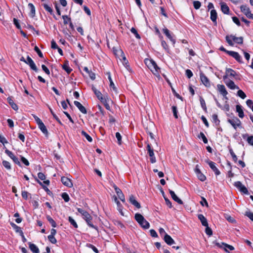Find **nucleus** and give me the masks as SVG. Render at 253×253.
Here are the masks:
<instances>
[{
	"label": "nucleus",
	"instance_id": "48",
	"mask_svg": "<svg viewBox=\"0 0 253 253\" xmlns=\"http://www.w3.org/2000/svg\"><path fill=\"white\" fill-rule=\"evenodd\" d=\"M197 176H198L199 180L202 181H204L206 179V176L202 172L198 173Z\"/></svg>",
	"mask_w": 253,
	"mask_h": 253
},
{
	"label": "nucleus",
	"instance_id": "44",
	"mask_svg": "<svg viewBox=\"0 0 253 253\" xmlns=\"http://www.w3.org/2000/svg\"><path fill=\"white\" fill-rule=\"evenodd\" d=\"M61 197L66 202H68L70 200L69 196L66 193H63L61 195Z\"/></svg>",
	"mask_w": 253,
	"mask_h": 253
},
{
	"label": "nucleus",
	"instance_id": "29",
	"mask_svg": "<svg viewBox=\"0 0 253 253\" xmlns=\"http://www.w3.org/2000/svg\"><path fill=\"white\" fill-rule=\"evenodd\" d=\"M28 7L30 9V15L32 17H34L35 16L36 12H35V7L34 5L31 3H29L28 4Z\"/></svg>",
	"mask_w": 253,
	"mask_h": 253
},
{
	"label": "nucleus",
	"instance_id": "45",
	"mask_svg": "<svg viewBox=\"0 0 253 253\" xmlns=\"http://www.w3.org/2000/svg\"><path fill=\"white\" fill-rule=\"evenodd\" d=\"M48 240L52 243V244H55L57 242L56 239L54 237V236L52 235H48Z\"/></svg>",
	"mask_w": 253,
	"mask_h": 253
},
{
	"label": "nucleus",
	"instance_id": "4",
	"mask_svg": "<svg viewBox=\"0 0 253 253\" xmlns=\"http://www.w3.org/2000/svg\"><path fill=\"white\" fill-rule=\"evenodd\" d=\"M92 89L99 100L102 103H106V98L108 97L107 96H103L101 92L94 86L92 87Z\"/></svg>",
	"mask_w": 253,
	"mask_h": 253
},
{
	"label": "nucleus",
	"instance_id": "35",
	"mask_svg": "<svg viewBox=\"0 0 253 253\" xmlns=\"http://www.w3.org/2000/svg\"><path fill=\"white\" fill-rule=\"evenodd\" d=\"M46 219L53 227H56L57 224L55 221L49 215L46 216Z\"/></svg>",
	"mask_w": 253,
	"mask_h": 253
},
{
	"label": "nucleus",
	"instance_id": "61",
	"mask_svg": "<svg viewBox=\"0 0 253 253\" xmlns=\"http://www.w3.org/2000/svg\"><path fill=\"white\" fill-rule=\"evenodd\" d=\"M186 75L188 78L190 79L193 76V73L192 71L189 69H187L185 71Z\"/></svg>",
	"mask_w": 253,
	"mask_h": 253
},
{
	"label": "nucleus",
	"instance_id": "36",
	"mask_svg": "<svg viewBox=\"0 0 253 253\" xmlns=\"http://www.w3.org/2000/svg\"><path fill=\"white\" fill-rule=\"evenodd\" d=\"M107 74L108 75V79L110 81V87H112L114 90L116 91V88L115 87V84L113 82V81H112L110 73L109 72V73H107Z\"/></svg>",
	"mask_w": 253,
	"mask_h": 253
},
{
	"label": "nucleus",
	"instance_id": "23",
	"mask_svg": "<svg viewBox=\"0 0 253 253\" xmlns=\"http://www.w3.org/2000/svg\"><path fill=\"white\" fill-rule=\"evenodd\" d=\"M169 194H170L171 198H172V199L173 200H174L175 202L178 203L179 204H180V205L183 204V202L182 201V200L181 199H180L176 195V194L173 191H172L171 190H169Z\"/></svg>",
	"mask_w": 253,
	"mask_h": 253
},
{
	"label": "nucleus",
	"instance_id": "52",
	"mask_svg": "<svg viewBox=\"0 0 253 253\" xmlns=\"http://www.w3.org/2000/svg\"><path fill=\"white\" fill-rule=\"evenodd\" d=\"M206 227L205 232L206 234L209 236H211L212 234V231L211 228L208 225L205 226Z\"/></svg>",
	"mask_w": 253,
	"mask_h": 253
},
{
	"label": "nucleus",
	"instance_id": "8",
	"mask_svg": "<svg viewBox=\"0 0 253 253\" xmlns=\"http://www.w3.org/2000/svg\"><path fill=\"white\" fill-rule=\"evenodd\" d=\"M227 121L235 129H236L237 126H239L241 124L240 120L237 117L234 118L232 119H228Z\"/></svg>",
	"mask_w": 253,
	"mask_h": 253
},
{
	"label": "nucleus",
	"instance_id": "5",
	"mask_svg": "<svg viewBox=\"0 0 253 253\" xmlns=\"http://www.w3.org/2000/svg\"><path fill=\"white\" fill-rule=\"evenodd\" d=\"M241 11L250 19H253V14L251 13V10L247 6L243 5L240 7Z\"/></svg>",
	"mask_w": 253,
	"mask_h": 253
},
{
	"label": "nucleus",
	"instance_id": "56",
	"mask_svg": "<svg viewBox=\"0 0 253 253\" xmlns=\"http://www.w3.org/2000/svg\"><path fill=\"white\" fill-rule=\"evenodd\" d=\"M245 215L248 216L251 220L253 221V213L250 211H247L245 213Z\"/></svg>",
	"mask_w": 253,
	"mask_h": 253
},
{
	"label": "nucleus",
	"instance_id": "43",
	"mask_svg": "<svg viewBox=\"0 0 253 253\" xmlns=\"http://www.w3.org/2000/svg\"><path fill=\"white\" fill-rule=\"evenodd\" d=\"M62 68L68 74L70 73L72 71L70 67L67 64H64L62 66Z\"/></svg>",
	"mask_w": 253,
	"mask_h": 253
},
{
	"label": "nucleus",
	"instance_id": "57",
	"mask_svg": "<svg viewBox=\"0 0 253 253\" xmlns=\"http://www.w3.org/2000/svg\"><path fill=\"white\" fill-rule=\"evenodd\" d=\"M62 18L64 20V24L65 25L67 24L68 21H71V18L68 17L67 15L62 16Z\"/></svg>",
	"mask_w": 253,
	"mask_h": 253
},
{
	"label": "nucleus",
	"instance_id": "13",
	"mask_svg": "<svg viewBox=\"0 0 253 253\" xmlns=\"http://www.w3.org/2000/svg\"><path fill=\"white\" fill-rule=\"evenodd\" d=\"M206 162L207 163L209 164L211 169L214 172L215 174L216 175H218L220 174V172L215 166V164L214 162L211 161L209 160H207Z\"/></svg>",
	"mask_w": 253,
	"mask_h": 253
},
{
	"label": "nucleus",
	"instance_id": "38",
	"mask_svg": "<svg viewBox=\"0 0 253 253\" xmlns=\"http://www.w3.org/2000/svg\"><path fill=\"white\" fill-rule=\"evenodd\" d=\"M2 165L7 169H10L11 168L10 163L8 161L5 160L3 161Z\"/></svg>",
	"mask_w": 253,
	"mask_h": 253
},
{
	"label": "nucleus",
	"instance_id": "63",
	"mask_svg": "<svg viewBox=\"0 0 253 253\" xmlns=\"http://www.w3.org/2000/svg\"><path fill=\"white\" fill-rule=\"evenodd\" d=\"M166 205L169 208H172V204L171 202L166 197L164 196Z\"/></svg>",
	"mask_w": 253,
	"mask_h": 253
},
{
	"label": "nucleus",
	"instance_id": "19",
	"mask_svg": "<svg viewBox=\"0 0 253 253\" xmlns=\"http://www.w3.org/2000/svg\"><path fill=\"white\" fill-rule=\"evenodd\" d=\"M61 180L64 185L68 187H71L73 186V184L71 182V180L69 178L63 176L61 177Z\"/></svg>",
	"mask_w": 253,
	"mask_h": 253
},
{
	"label": "nucleus",
	"instance_id": "26",
	"mask_svg": "<svg viewBox=\"0 0 253 253\" xmlns=\"http://www.w3.org/2000/svg\"><path fill=\"white\" fill-rule=\"evenodd\" d=\"M164 239L165 242L169 245H171L174 243V241L167 234H165Z\"/></svg>",
	"mask_w": 253,
	"mask_h": 253
},
{
	"label": "nucleus",
	"instance_id": "59",
	"mask_svg": "<svg viewBox=\"0 0 253 253\" xmlns=\"http://www.w3.org/2000/svg\"><path fill=\"white\" fill-rule=\"evenodd\" d=\"M161 45L163 48L167 51L169 52L168 46L165 41L162 40L161 42Z\"/></svg>",
	"mask_w": 253,
	"mask_h": 253
},
{
	"label": "nucleus",
	"instance_id": "3",
	"mask_svg": "<svg viewBox=\"0 0 253 253\" xmlns=\"http://www.w3.org/2000/svg\"><path fill=\"white\" fill-rule=\"evenodd\" d=\"M226 40L230 45H233V41L238 44H242L243 42V38L242 37H236L233 35H230L226 37Z\"/></svg>",
	"mask_w": 253,
	"mask_h": 253
},
{
	"label": "nucleus",
	"instance_id": "58",
	"mask_svg": "<svg viewBox=\"0 0 253 253\" xmlns=\"http://www.w3.org/2000/svg\"><path fill=\"white\" fill-rule=\"evenodd\" d=\"M172 112H173V115L174 116V117L175 118H178V116H177V108L176 106H173L172 107Z\"/></svg>",
	"mask_w": 253,
	"mask_h": 253
},
{
	"label": "nucleus",
	"instance_id": "12",
	"mask_svg": "<svg viewBox=\"0 0 253 253\" xmlns=\"http://www.w3.org/2000/svg\"><path fill=\"white\" fill-rule=\"evenodd\" d=\"M5 153L13 160V161L19 166H21L20 163L18 159L13 153L9 150L6 149Z\"/></svg>",
	"mask_w": 253,
	"mask_h": 253
},
{
	"label": "nucleus",
	"instance_id": "60",
	"mask_svg": "<svg viewBox=\"0 0 253 253\" xmlns=\"http://www.w3.org/2000/svg\"><path fill=\"white\" fill-rule=\"evenodd\" d=\"M11 225H12V226L15 229L16 231L17 232H22V231L21 230V228L19 226H18L17 225H16L14 223H11Z\"/></svg>",
	"mask_w": 253,
	"mask_h": 253
},
{
	"label": "nucleus",
	"instance_id": "18",
	"mask_svg": "<svg viewBox=\"0 0 253 253\" xmlns=\"http://www.w3.org/2000/svg\"><path fill=\"white\" fill-rule=\"evenodd\" d=\"M228 54L234 58L238 62L241 63L242 62V59L241 57L239 55V54L235 51H228Z\"/></svg>",
	"mask_w": 253,
	"mask_h": 253
},
{
	"label": "nucleus",
	"instance_id": "14",
	"mask_svg": "<svg viewBox=\"0 0 253 253\" xmlns=\"http://www.w3.org/2000/svg\"><path fill=\"white\" fill-rule=\"evenodd\" d=\"M26 64L29 65L30 68L35 72L38 71V68H37V66H36L34 62L29 56H28L27 57Z\"/></svg>",
	"mask_w": 253,
	"mask_h": 253
},
{
	"label": "nucleus",
	"instance_id": "21",
	"mask_svg": "<svg viewBox=\"0 0 253 253\" xmlns=\"http://www.w3.org/2000/svg\"><path fill=\"white\" fill-rule=\"evenodd\" d=\"M163 31L164 33L166 35V36L169 39V40L173 43V44H175V40L173 38V37L170 34L169 31L167 28H164L163 29Z\"/></svg>",
	"mask_w": 253,
	"mask_h": 253
},
{
	"label": "nucleus",
	"instance_id": "17",
	"mask_svg": "<svg viewBox=\"0 0 253 253\" xmlns=\"http://www.w3.org/2000/svg\"><path fill=\"white\" fill-rule=\"evenodd\" d=\"M200 79L203 84L206 86H210V82L208 78L203 73H200Z\"/></svg>",
	"mask_w": 253,
	"mask_h": 253
},
{
	"label": "nucleus",
	"instance_id": "27",
	"mask_svg": "<svg viewBox=\"0 0 253 253\" xmlns=\"http://www.w3.org/2000/svg\"><path fill=\"white\" fill-rule=\"evenodd\" d=\"M198 217L199 219L201 221L202 225L203 226H207L208 225V223L207 219L202 214H200L198 215Z\"/></svg>",
	"mask_w": 253,
	"mask_h": 253
},
{
	"label": "nucleus",
	"instance_id": "1",
	"mask_svg": "<svg viewBox=\"0 0 253 253\" xmlns=\"http://www.w3.org/2000/svg\"><path fill=\"white\" fill-rule=\"evenodd\" d=\"M145 64L155 76L160 77L159 71L160 69L154 61L148 60L145 61Z\"/></svg>",
	"mask_w": 253,
	"mask_h": 253
},
{
	"label": "nucleus",
	"instance_id": "11",
	"mask_svg": "<svg viewBox=\"0 0 253 253\" xmlns=\"http://www.w3.org/2000/svg\"><path fill=\"white\" fill-rule=\"evenodd\" d=\"M234 185L241 192L245 194H247L248 193V191L246 187L244 185H243L240 181L235 182L234 184Z\"/></svg>",
	"mask_w": 253,
	"mask_h": 253
},
{
	"label": "nucleus",
	"instance_id": "49",
	"mask_svg": "<svg viewBox=\"0 0 253 253\" xmlns=\"http://www.w3.org/2000/svg\"><path fill=\"white\" fill-rule=\"evenodd\" d=\"M229 152H230V155H231V156L232 157L233 160L235 162H236L237 161V157L236 155H235V154L234 153V152L232 150V149H230L229 150Z\"/></svg>",
	"mask_w": 253,
	"mask_h": 253
},
{
	"label": "nucleus",
	"instance_id": "39",
	"mask_svg": "<svg viewBox=\"0 0 253 253\" xmlns=\"http://www.w3.org/2000/svg\"><path fill=\"white\" fill-rule=\"evenodd\" d=\"M69 222L76 228H78V224L75 220L71 216L69 217Z\"/></svg>",
	"mask_w": 253,
	"mask_h": 253
},
{
	"label": "nucleus",
	"instance_id": "32",
	"mask_svg": "<svg viewBox=\"0 0 253 253\" xmlns=\"http://www.w3.org/2000/svg\"><path fill=\"white\" fill-rule=\"evenodd\" d=\"M243 138L244 139H246L248 143L253 146V136H248L247 134H245L243 135Z\"/></svg>",
	"mask_w": 253,
	"mask_h": 253
},
{
	"label": "nucleus",
	"instance_id": "64",
	"mask_svg": "<svg viewBox=\"0 0 253 253\" xmlns=\"http://www.w3.org/2000/svg\"><path fill=\"white\" fill-rule=\"evenodd\" d=\"M42 69L44 71V72L47 75L50 74V71H49V69L44 65H42Z\"/></svg>",
	"mask_w": 253,
	"mask_h": 253
},
{
	"label": "nucleus",
	"instance_id": "37",
	"mask_svg": "<svg viewBox=\"0 0 253 253\" xmlns=\"http://www.w3.org/2000/svg\"><path fill=\"white\" fill-rule=\"evenodd\" d=\"M81 133L83 136H84L86 138V139L89 142H92V138L86 132H85L84 130H82L81 132Z\"/></svg>",
	"mask_w": 253,
	"mask_h": 253
},
{
	"label": "nucleus",
	"instance_id": "50",
	"mask_svg": "<svg viewBox=\"0 0 253 253\" xmlns=\"http://www.w3.org/2000/svg\"><path fill=\"white\" fill-rule=\"evenodd\" d=\"M116 137L117 139L118 144L121 145L122 143V136L119 132L116 133Z\"/></svg>",
	"mask_w": 253,
	"mask_h": 253
},
{
	"label": "nucleus",
	"instance_id": "30",
	"mask_svg": "<svg viewBox=\"0 0 253 253\" xmlns=\"http://www.w3.org/2000/svg\"><path fill=\"white\" fill-rule=\"evenodd\" d=\"M221 10L224 14H228L229 12V8L227 5L224 3H221Z\"/></svg>",
	"mask_w": 253,
	"mask_h": 253
},
{
	"label": "nucleus",
	"instance_id": "51",
	"mask_svg": "<svg viewBox=\"0 0 253 253\" xmlns=\"http://www.w3.org/2000/svg\"><path fill=\"white\" fill-rule=\"evenodd\" d=\"M212 119L213 121L216 125H218L219 123V120L218 119L217 115L216 114H213L212 116Z\"/></svg>",
	"mask_w": 253,
	"mask_h": 253
},
{
	"label": "nucleus",
	"instance_id": "54",
	"mask_svg": "<svg viewBox=\"0 0 253 253\" xmlns=\"http://www.w3.org/2000/svg\"><path fill=\"white\" fill-rule=\"evenodd\" d=\"M193 5L195 9H198L200 7L201 4L199 1H194Z\"/></svg>",
	"mask_w": 253,
	"mask_h": 253
},
{
	"label": "nucleus",
	"instance_id": "31",
	"mask_svg": "<svg viewBox=\"0 0 253 253\" xmlns=\"http://www.w3.org/2000/svg\"><path fill=\"white\" fill-rule=\"evenodd\" d=\"M236 111L238 113V116L240 118H243L244 116V112L242 108V106L240 105H236Z\"/></svg>",
	"mask_w": 253,
	"mask_h": 253
},
{
	"label": "nucleus",
	"instance_id": "42",
	"mask_svg": "<svg viewBox=\"0 0 253 253\" xmlns=\"http://www.w3.org/2000/svg\"><path fill=\"white\" fill-rule=\"evenodd\" d=\"M199 137H201L204 143H208V139L203 132H201L199 135Z\"/></svg>",
	"mask_w": 253,
	"mask_h": 253
},
{
	"label": "nucleus",
	"instance_id": "33",
	"mask_svg": "<svg viewBox=\"0 0 253 253\" xmlns=\"http://www.w3.org/2000/svg\"><path fill=\"white\" fill-rule=\"evenodd\" d=\"M7 99L9 104L11 105L13 109H14V110H18V108L17 105L13 102L11 97H8Z\"/></svg>",
	"mask_w": 253,
	"mask_h": 253
},
{
	"label": "nucleus",
	"instance_id": "55",
	"mask_svg": "<svg viewBox=\"0 0 253 253\" xmlns=\"http://www.w3.org/2000/svg\"><path fill=\"white\" fill-rule=\"evenodd\" d=\"M34 50L37 52L38 55L40 57H41V58L43 57V54L42 53V52H41V51L40 50V49L39 48V47L38 46H35Z\"/></svg>",
	"mask_w": 253,
	"mask_h": 253
},
{
	"label": "nucleus",
	"instance_id": "24",
	"mask_svg": "<svg viewBox=\"0 0 253 253\" xmlns=\"http://www.w3.org/2000/svg\"><path fill=\"white\" fill-rule=\"evenodd\" d=\"M74 104L77 107H78V108L82 113L84 114H86L87 113V111L85 107L83 106L79 102L75 101Z\"/></svg>",
	"mask_w": 253,
	"mask_h": 253
},
{
	"label": "nucleus",
	"instance_id": "41",
	"mask_svg": "<svg viewBox=\"0 0 253 253\" xmlns=\"http://www.w3.org/2000/svg\"><path fill=\"white\" fill-rule=\"evenodd\" d=\"M43 6L44 8L48 12H49L51 14H52L53 10L47 4L43 3Z\"/></svg>",
	"mask_w": 253,
	"mask_h": 253
},
{
	"label": "nucleus",
	"instance_id": "2",
	"mask_svg": "<svg viewBox=\"0 0 253 253\" xmlns=\"http://www.w3.org/2000/svg\"><path fill=\"white\" fill-rule=\"evenodd\" d=\"M135 219L137 222L144 229H148L150 227L149 223L140 213H137L135 215Z\"/></svg>",
	"mask_w": 253,
	"mask_h": 253
},
{
	"label": "nucleus",
	"instance_id": "10",
	"mask_svg": "<svg viewBox=\"0 0 253 253\" xmlns=\"http://www.w3.org/2000/svg\"><path fill=\"white\" fill-rule=\"evenodd\" d=\"M113 187L119 198L122 201L123 203H125L126 202L125 196L123 193L122 190L119 188H118L116 185H114L113 186Z\"/></svg>",
	"mask_w": 253,
	"mask_h": 253
},
{
	"label": "nucleus",
	"instance_id": "53",
	"mask_svg": "<svg viewBox=\"0 0 253 253\" xmlns=\"http://www.w3.org/2000/svg\"><path fill=\"white\" fill-rule=\"evenodd\" d=\"M50 109V111L51 113V114L52 115L53 118L61 125H62V123L60 120V119L58 118V117L55 115V114H54V113L53 112V111H52V110L51 109Z\"/></svg>",
	"mask_w": 253,
	"mask_h": 253
},
{
	"label": "nucleus",
	"instance_id": "40",
	"mask_svg": "<svg viewBox=\"0 0 253 253\" xmlns=\"http://www.w3.org/2000/svg\"><path fill=\"white\" fill-rule=\"evenodd\" d=\"M200 101L201 105V107H202V108L204 110L206 111L207 107H206V103H205L204 99L202 97H200Z\"/></svg>",
	"mask_w": 253,
	"mask_h": 253
},
{
	"label": "nucleus",
	"instance_id": "7",
	"mask_svg": "<svg viewBox=\"0 0 253 253\" xmlns=\"http://www.w3.org/2000/svg\"><path fill=\"white\" fill-rule=\"evenodd\" d=\"M83 218L85 220L87 224L91 228H94L97 230V227L93 225L91 222L92 219L91 215L87 212L84 213V214L82 215Z\"/></svg>",
	"mask_w": 253,
	"mask_h": 253
},
{
	"label": "nucleus",
	"instance_id": "16",
	"mask_svg": "<svg viewBox=\"0 0 253 253\" xmlns=\"http://www.w3.org/2000/svg\"><path fill=\"white\" fill-rule=\"evenodd\" d=\"M216 245L219 248H222V246H223V248L224 249L226 252H228L227 249H229L230 251H233L234 250V248L233 246L228 245L226 243H222L221 244L219 243H217Z\"/></svg>",
	"mask_w": 253,
	"mask_h": 253
},
{
	"label": "nucleus",
	"instance_id": "15",
	"mask_svg": "<svg viewBox=\"0 0 253 253\" xmlns=\"http://www.w3.org/2000/svg\"><path fill=\"white\" fill-rule=\"evenodd\" d=\"M226 85L230 89H239V87L235 85L234 82L229 80L227 79L225 80H224Z\"/></svg>",
	"mask_w": 253,
	"mask_h": 253
},
{
	"label": "nucleus",
	"instance_id": "62",
	"mask_svg": "<svg viewBox=\"0 0 253 253\" xmlns=\"http://www.w3.org/2000/svg\"><path fill=\"white\" fill-rule=\"evenodd\" d=\"M33 116L34 118L35 119V120L36 122L38 125H39L41 123H42V120L39 117H38L37 116H36L35 115H33Z\"/></svg>",
	"mask_w": 253,
	"mask_h": 253
},
{
	"label": "nucleus",
	"instance_id": "34",
	"mask_svg": "<svg viewBox=\"0 0 253 253\" xmlns=\"http://www.w3.org/2000/svg\"><path fill=\"white\" fill-rule=\"evenodd\" d=\"M39 127L41 129V130L45 135H47L48 131L46 128V126L44 125L43 123H41L38 125Z\"/></svg>",
	"mask_w": 253,
	"mask_h": 253
},
{
	"label": "nucleus",
	"instance_id": "28",
	"mask_svg": "<svg viewBox=\"0 0 253 253\" xmlns=\"http://www.w3.org/2000/svg\"><path fill=\"white\" fill-rule=\"evenodd\" d=\"M29 245L30 249L33 253H40L39 248H38V247L37 246H36V245H35L33 243H29Z\"/></svg>",
	"mask_w": 253,
	"mask_h": 253
},
{
	"label": "nucleus",
	"instance_id": "46",
	"mask_svg": "<svg viewBox=\"0 0 253 253\" xmlns=\"http://www.w3.org/2000/svg\"><path fill=\"white\" fill-rule=\"evenodd\" d=\"M237 95L242 99H245L246 97V94L242 90L238 91Z\"/></svg>",
	"mask_w": 253,
	"mask_h": 253
},
{
	"label": "nucleus",
	"instance_id": "47",
	"mask_svg": "<svg viewBox=\"0 0 253 253\" xmlns=\"http://www.w3.org/2000/svg\"><path fill=\"white\" fill-rule=\"evenodd\" d=\"M130 31H131V33H133V34L135 35V37H136L137 39H140V36H139V35L138 34V33H137V31H136V30L135 28H132L131 29Z\"/></svg>",
	"mask_w": 253,
	"mask_h": 253
},
{
	"label": "nucleus",
	"instance_id": "25",
	"mask_svg": "<svg viewBox=\"0 0 253 253\" xmlns=\"http://www.w3.org/2000/svg\"><path fill=\"white\" fill-rule=\"evenodd\" d=\"M210 18L211 20L214 23V25L217 24L216 18H217V12L215 10L212 9L211 11V16Z\"/></svg>",
	"mask_w": 253,
	"mask_h": 253
},
{
	"label": "nucleus",
	"instance_id": "9",
	"mask_svg": "<svg viewBox=\"0 0 253 253\" xmlns=\"http://www.w3.org/2000/svg\"><path fill=\"white\" fill-rule=\"evenodd\" d=\"M236 75L237 74L235 71L230 68H226L225 71V75L223 76V80H225L228 79V76L235 77Z\"/></svg>",
	"mask_w": 253,
	"mask_h": 253
},
{
	"label": "nucleus",
	"instance_id": "6",
	"mask_svg": "<svg viewBox=\"0 0 253 253\" xmlns=\"http://www.w3.org/2000/svg\"><path fill=\"white\" fill-rule=\"evenodd\" d=\"M147 150L148 153L150 157V161L152 163H155L156 162V158L154 156V150L151 148L150 144H148L147 145Z\"/></svg>",
	"mask_w": 253,
	"mask_h": 253
},
{
	"label": "nucleus",
	"instance_id": "20",
	"mask_svg": "<svg viewBox=\"0 0 253 253\" xmlns=\"http://www.w3.org/2000/svg\"><path fill=\"white\" fill-rule=\"evenodd\" d=\"M217 90L220 92V93L222 94L223 96L225 97L226 99H227L226 96L228 94V92L224 85L222 84H217Z\"/></svg>",
	"mask_w": 253,
	"mask_h": 253
},
{
	"label": "nucleus",
	"instance_id": "22",
	"mask_svg": "<svg viewBox=\"0 0 253 253\" xmlns=\"http://www.w3.org/2000/svg\"><path fill=\"white\" fill-rule=\"evenodd\" d=\"M129 201L132 205L137 209H140L141 208L140 204L135 199L134 197L132 195H131L129 196Z\"/></svg>",
	"mask_w": 253,
	"mask_h": 253
}]
</instances>
